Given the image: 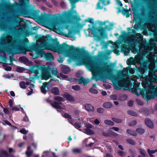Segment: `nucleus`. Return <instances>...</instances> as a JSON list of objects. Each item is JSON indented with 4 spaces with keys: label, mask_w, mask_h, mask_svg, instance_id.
Listing matches in <instances>:
<instances>
[{
    "label": "nucleus",
    "mask_w": 157,
    "mask_h": 157,
    "mask_svg": "<svg viewBox=\"0 0 157 157\" xmlns=\"http://www.w3.org/2000/svg\"><path fill=\"white\" fill-rule=\"evenodd\" d=\"M136 37L137 38H141L142 37V36L141 34L140 33H136Z\"/></svg>",
    "instance_id": "obj_50"
},
{
    "label": "nucleus",
    "mask_w": 157,
    "mask_h": 157,
    "mask_svg": "<svg viewBox=\"0 0 157 157\" xmlns=\"http://www.w3.org/2000/svg\"><path fill=\"white\" fill-rule=\"evenodd\" d=\"M137 124V121L136 120H134L131 122L129 124V125L130 126H132L135 125Z\"/></svg>",
    "instance_id": "obj_36"
},
{
    "label": "nucleus",
    "mask_w": 157,
    "mask_h": 157,
    "mask_svg": "<svg viewBox=\"0 0 157 157\" xmlns=\"http://www.w3.org/2000/svg\"><path fill=\"white\" fill-rule=\"evenodd\" d=\"M103 106L106 109H109L112 107V104L110 102H106L103 104Z\"/></svg>",
    "instance_id": "obj_21"
},
{
    "label": "nucleus",
    "mask_w": 157,
    "mask_h": 157,
    "mask_svg": "<svg viewBox=\"0 0 157 157\" xmlns=\"http://www.w3.org/2000/svg\"><path fill=\"white\" fill-rule=\"evenodd\" d=\"M71 4V10H73L74 9L76 8L75 4L76 3L78 2L80 0H68Z\"/></svg>",
    "instance_id": "obj_17"
},
{
    "label": "nucleus",
    "mask_w": 157,
    "mask_h": 157,
    "mask_svg": "<svg viewBox=\"0 0 157 157\" xmlns=\"http://www.w3.org/2000/svg\"><path fill=\"white\" fill-rule=\"evenodd\" d=\"M136 38V36L135 35L132 36V37L129 38L130 41L131 42V43H133V41H134L135 40Z\"/></svg>",
    "instance_id": "obj_40"
},
{
    "label": "nucleus",
    "mask_w": 157,
    "mask_h": 157,
    "mask_svg": "<svg viewBox=\"0 0 157 157\" xmlns=\"http://www.w3.org/2000/svg\"><path fill=\"white\" fill-rule=\"evenodd\" d=\"M97 110V112L99 113H103L104 112V109L102 108H98Z\"/></svg>",
    "instance_id": "obj_47"
},
{
    "label": "nucleus",
    "mask_w": 157,
    "mask_h": 157,
    "mask_svg": "<svg viewBox=\"0 0 157 157\" xmlns=\"http://www.w3.org/2000/svg\"><path fill=\"white\" fill-rule=\"evenodd\" d=\"M47 101L48 102L50 103L51 105L56 109H60L62 108L61 106L60 105V103L57 101H54L53 103H52L51 100L49 99H47Z\"/></svg>",
    "instance_id": "obj_8"
},
{
    "label": "nucleus",
    "mask_w": 157,
    "mask_h": 157,
    "mask_svg": "<svg viewBox=\"0 0 157 157\" xmlns=\"http://www.w3.org/2000/svg\"><path fill=\"white\" fill-rule=\"evenodd\" d=\"M97 9H102V8L100 6V2H98L97 5Z\"/></svg>",
    "instance_id": "obj_48"
},
{
    "label": "nucleus",
    "mask_w": 157,
    "mask_h": 157,
    "mask_svg": "<svg viewBox=\"0 0 157 157\" xmlns=\"http://www.w3.org/2000/svg\"><path fill=\"white\" fill-rule=\"evenodd\" d=\"M53 80L52 79L48 83L43 82V85L41 88V92L44 94H45L48 90V86L50 82Z\"/></svg>",
    "instance_id": "obj_7"
},
{
    "label": "nucleus",
    "mask_w": 157,
    "mask_h": 157,
    "mask_svg": "<svg viewBox=\"0 0 157 157\" xmlns=\"http://www.w3.org/2000/svg\"><path fill=\"white\" fill-rule=\"evenodd\" d=\"M3 111L6 114H8L9 113V111L8 109L6 108H4L3 109Z\"/></svg>",
    "instance_id": "obj_53"
},
{
    "label": "nucleus",
    "mask_w": 157,
    "mask_h": 157,
    "mask_svg": "<svg viewBox=\"0 0 157 157\" xmlns=\"http://www.w3.org/2000/svg\"><path fill=\"white\" fill-rule=\"evenodd\" d=\"M63 116L66 118H67L68 119H71L72 117L69 114H67V113H64L63 115Z\"/></svg>",
    "instance_id": "obj_37"
},
{
    "label": "nucleus",
    "mask_w": 157,
    "mask_h": 157,
    "mask_svg": "<svg viewBox=\"0 0 157 157\" xmlns=\"http://www.w3.org/2000/svg\"><path fill=\"white\" fill-rule=\"evenodd\" d=\"M127 132L129 134L132 135L134 136H136L137 135V134L133 130H132L130 129H128L127 130Z\"/></svg>",
    "instance_id": "obj_24"
},
{
    "label": "nucleus",
    "mask_w": 157,
    "mask_h": 157,
    "mask_svg": "<svg viewBox=\"0 0 157 157\" xmlns=\"http://www.w3.org/2000/svg\"><path fill=\"white\" fill-rule=\"evenodd\" d=\"M93 18H89L88 19H86V21L91 23L93 22Z\"/></svg>",
    "instance_id": "obj_61"
},
{
    "label": "nucleus",
    "mask_w": 157,
    "mask_h": 157,
    "mask_svg": "<svg viewBox=\"0 0 157 157\" xmlns=\"http://www.w3.org/2000/svg\"><path fill=\"white\" fill-rule=\"evenodd\" d=\"M12 109L15 111H19V109L17 106L12 107Z\"/></svg>",
    "instance_id": "obj_52"
},
{
    "label": "nucleus",
    "mask_w": 157,
    "mask_h": 157,
    "mask_svg": "<svg viewBox=\"0 0 157 157\" xmlns=\"http://www.w3.org/2000/svg\"><path fill=\"white\" fill-rule=\"evenodd\" d=\"M85 131L88 134L90 135H92L94 133L91 130L89 129H85Z\"/></svg>",
    "instance_id": "obj_38"
},
{
    "label": "nucleus",
    "mask_w": 157,
    "mask_h": 157,
    "mask_svg": "<svg viewBox=\"0 0 157 157\" xmlns=\"http://www.w3.org/2000/svg\"><path fill=\"white\" fill-rule=\"evenodd\" d=\"M112 120L114 121L117 123H121L122 122V120L120 119L113 118Z\"/></svg>",
    "instance_id": "obj_35"
},
{
    "label": "nucleus",
    "mask_w": 157,
    "mask_h": 157,
    "mask_svg": "<svg viewBox=\"0 0 157 157\" xmlns=\"http://www.w3.org/2000/svg\"><path fill=\"white\" fill-rule=\"evenodd\" d=\"M4 123L8 125H9L11 126V124L7 120H5L4 121Z\"/></svg>",
    "instance_id": "obj_59"
},
{
    "label": "nucleus",
    "mask_w": 157,
    "mask_h": 157,
    "mask_svg": "<svg viewBox=\"0 0 157 157\" xmlns=\"http://www.w3.org/2000/svg\"><path fill=\"white\" fill-rule=\"evenodd\" d=\"M136 132L140 134H143L145 132V130L144 128H138L136 129Z\"/></svg>",
    "instance_id": "obj_25"
},
{
    "label": "nucleus",
    "mask_w": 157,
    "mask_h": 157,
    "mask_svg": "<svg viewBox=\"0 0 157 157\" xmlns=\"http://www.w3.org/2000/svg\"><path fill=\"white\" fill-rule=\"evenodd\" d=\"M73 18L74 19L77 20H79L80 19V17H78L74 15L73 17Z\"/></svg>",
    "instance_id": "obj_60"
},
{
    "label": "nucleus",
    "mask_w": 157,
    "mask_h": 157,
    "mask_svg": "<svg viewBox=\"0 0 157 157\" xmlns=\"http://www.w3.org/2000/svg\"><path fill=\"white\" fill-rule=\"evenodd\" d=\"M133 59H130L128 60V65H132L133 64Z\"/></svg>",
    "instance_id": "obj_62"
},
{
    "label": "nucleus",
    "mask_w": 157,
    "mask_h": 157,
    "mask_svg": "<svg viewBox=\"0 0 157 157\" xmlns=\"http://www.w3.org/2000/svg\"><path fill=\"white\" fill-rule=\"evenodd\" d=\"M86 127L87 128V129L91 128L92 127V125L89 124H88L86 125Z\"/></svg>",
    "instance_id": "obj_54"
},
{
    "label": "nucleus",
    "mask_w": 157,
    "mask_h": 157,
    "mask_svg": "<svg viewBox=\"0 0 157 157\" xmlns=\"http://www.w3.org/2000/svg\"><path fill=\"white\" fill-rule=\"evenodd\" d=\"M2 155L0 156V157H8V153L5 151H2Z\"/></svg>",
    "instance_id": "obj_34"
},
{
    "label": "nucleus",
    "mask_w": 157,
    "mask_h": 157,
    "mask_svg": "<svg viewBox=\"0 0 157 157\" xmlns=\"http://www.w3.org/2000/svg\"><path fill=\"white\" fill-rule=\"evenodd\" d=\"M30 15L32 17L37 19V22L39 24V17L38 15V12L35 11H33L30 13Z\"/></svg>",
    "instance_id": "obj_9"
},
{
    "label": "nucleus",
    "mask_w": 157,
    "mask_h": 157,
    "mask_svg": "<svg viewBox=\"0 0 157 157\" xmlns=\"http://www.w3.org/2000/svg\"><path fill=\"white\" fill-rule=\"evenodd\" d=\"M117 98V96L116 94L112 95L110 97V98L113 100H115Z\"/></svg>",
    "instance_id": "obj_45"
},
{
    "label": "nucleus",
    "mask_w": 157,
    "mask_h": 157,
    "mask_svg": "<svg viewBox=\"0 0 157 157\" xmlns=\"http://www.w3.org/2000/svg\"><path fill=\"white\" fill-rule=\"evenodd\" d=\"M45 36L40 35V56L44 58L47 61L54 59L51 53H46L44 49L50 50L55 52L63 54L72 61L75 62L78 66L86 65L90 70L97 75L100 80L108 78L110 79V66L98 63L96 61L89 58L87 55L83 52H78L73 48V46L63 43L59 44L57 40L51 37Z\"/></svg>",
    "instance_id": "obj_1"
},
{
    "label": "nucleus",
    "mask_w": 157,
    "mask_h": 157,
    "mask_svg": "<svg viewBox=\"0 0 157 157\" xmlns=\"http://www.w3.org/2000/svg\"><path fill=\"white\" fill-rule=\"evenodd\" d=\"M47 15L48 14L45 13H41L40 15V24L45 25L52 29H57L59 28L58 21L53 19L46 20Z\"/></svg>",
    "instance_id": "obj_4"
},
{
    "label": "nucleus",
    "mask_w": 157,
    "mask_h": 157,
    "mask_svg": "<svg viewBox=\"0 0 157 157\" xmlns=\"http://www.w3.org/2000/svg\"><path fill=\"white\" fill-rule=\"evenodd\" d=\"M153 63L151 65V68L149 71L148 75L143 76L145 71H147L149 68L150 61L148 59L144 60L143 57L140 55L138 56V60L141 63V67L138 71L140 72V74H137L138 78H144L146 80L143 82L142 86L144 88L147 89L146 91L149 94L153 95L147 94H145L143 95L144 98L149 101L151 99L154 98V96H157V75L155 73L157 70L154 69L155 67V61L154 58H152Z\"/></svg>",
    "instance_id": "obj_2"
},
{
    "label": "nucleus",
    "mask_w": 157,
    "mask_h": 157,
    "mask_svg": "<svg viewBox=\"0 0 157 157\" xmlns=\"http://www.w3.org/2000/svg\"><path fill=\"white\" fill-rule=\"evenodd\" d=\"M121 50L126 55L130 52V50L128 49L127 45L126 44H123L122 45Z\"/></svg>",
    "instance_id": "obj_11"
},
{
    "label": "nucleus",
    "mask_w": 157,
    "mask_h": 157,
    "mask_svg": "<svg viewBox=\"0 0 157 157\" xmlns=\"http://www.w3.org/2000/svg\"><path fill=\"white\" fill-rule=\"evenodd\" d=\"M140 154L143 157H145V154L144 151L142 149L140 150Z\"/></svg>",
    "instance_id": "obj_46"
},
{
    "label": "nucleus",
    "mask_w": 157,
    "mask_h": 157,
    "mask_svg": "<svg viewBox=\"0 0 157 157\" xmlns=\"http://www.w3.org/2000/svg\"><path fill=\"white\" fill-rule=\"evenodd\" d=\"M81 151V150L79 149L75 148L73 149V152L75 153H79Z\"/></svg>",
    "instance_id": "obj_41"
},
{
    "label": "nucleus",
    "mask_w": 157,
    "mask_h": 157,
    "mask_svg": "<svg viewBox=\"0 0 157 157\" xmlns=\"http://www.w3.org/2000/svg\"><path fill=\"white\" fill-rule=\"evenodd\" d=\"M104 122L105 124L108 125H113L114 124L113 122L108 120H105Z\"/></svg>",
    "instance_id": "obj_27"
},
{
    "label": "nucleus",
    "mask_w": 157,
    "mask_h": 157,
    "mask_svg": "<svg viewBox=\"0 0 157 157\" xmlns=\"http://www.w3.org/2000/svg\"><path fill=\"white\" fill-rule=\"evenodd\" d=\"M20 132L23 134H26L28 132V131L24 129H21L20 130Z\"/></svg>",
    "instance_id": "obj_44"
},
{
    "label": "nucleus",
    "mask_w": 157,
    "mask_h": 157,
    "mask_svg": "<svg viewBox=\"0 0 157 157\" xmlns=\"http://www.w3.org/2000/svg\"><path fill=\"white\" fill-rule=\"evenodd\" d=\"M39 65H34L32 66L30 68V70L32 72L34 73L36 75L39 73Z\"/></svg>",
    "instance_id": "obj_10"
},
{
    "label": "nucleus",
    "mask_w": 157,
    "mask_h": 157,
    "mask_svg": "<svg viewBox=\"0 0 157 157\" xmlns=\"http://www.w3.org/2000/svg\"><path fill=\"white\" fill-rule=\"evenodd\" d=\"M133 104V101L132 100L129 101L128 103V105L130 107L132 106Z\"/></svg>",
    "instance_id": "obj_51"
},
{
    "label": "nucleus",
    "mask_w": 157,
    "mask_h": 157,
    "mask_svg": "<svg viewBox=\"0 0 157 157\" xmlns=\"http://www.w3.org/2000/svg\"><path fill=\"white\" fill-rule=\"evenodd\" d=\"M142 40H138L137 39L136 40H135L134 41H133V43H129V44H131V45L133 44L136 46V44H140L142 42Z\"/></svg>",
    "instance_id": "obj_29"
},
{
    "label": "nucleus",
    "mask_w": 157,
    "mask_h": 157,
    "mask_svg": "<svg viewBox=\"0 0 157 157\" xmlns=\"http://www.w3.org/2000/svg\"><path fill=\"white\" fill-rule=\"evenodd\" d=\"M16 70L17 72L20 73L23 72L24 71V69L23 67L18 66L16 67Z\"/></svg>",
    "instance_id": "obj_31"
},
{
    "label": "nucleus",
    "mask_w": 157,
    "mask_h": 157,
    "mask_svg": "<svg viewBox=\"0 0 157 157\" xmlns=\"http://www.w3.org/2000/svg\"><path fill=\"white\" fill-rule=\"evenodd\" d=\"M60 77L63 78H67V76L66 75H63V74H61L60 75Z\"/></svg>",
    "instance_id": "obj_56"
},
{
    "label": "nucleus",
    "mask_w": 157,
    "mask_h": 157,
    "mask_svg": "<svg viewBox=\"0 0 157 157\" xmlns=\"http://www.w3.org/2000/svg\"><path fill=\"white\" fill-rule=\"evenodd\" d=\"M136 101L139 105H142L143 104V103L139 99H137Z\"/></svg>",
    "instance_id": "obj_57"
},
{
    "label": "nucleus",
    "mask_w": 157,
    "mask_h": 157,
    "mask_svg": "<svg viewBox=\"0 0 157 157\" xmlns=\"http://www.w3.org/2000/svg\"><path fill=\"white\" fill-rule=\"evenodd\" d=\"M40 70L41 71V78L47 80L52 77L51 73V68L46 67L45 65H40Z\"/></svg>",
    "instance_id": "obj_5"
},
{
    "label": "nucleus",
    "mask_w": 157,
    "mask_h": 157,
    "mask_svg": "<svg viewBox=\"0 0 157 157\" xmlns=\"http://www.w3.org/2000/svg\"><path fill=\"white\" fill-rule=\"evenodd\" d=\"M30 84V82L28 81L25 83L24 81H21L19 83V85L20 87L23 89H25L26 88V86H27Z\"/></svg>",
    "instance_id": "obj_18"
},
{
    "label": "nucleus",
    "mask_w": 157,
    "mask_h": 157,
    "mask_svg": "<svg viewBox=\"0 0 157 157\" xmlns=\"http://www.w3.org/2000/svg\"><path fill=\"white\" fill-rule=\"evenodd\" d=\"M33 150L31 149L30 146L28 147L27 150L25 153L28 157H29L32 155L33 153Z\"/></svg>",
    "instance_id": "obj_19"
},
{
    "label": "nucleus",
    "mask_w": 157,
    "mask_h": 157,
    "mask_svg": "<svg viewBox=\"0 0 157 157\" xmlns=\"http://www.w3.org/2000/svg\"><path fill=\"white\" fill-rule=\"evenodd\" d=\"M93 79V77H92L91 79L88 78L85 79L82 77H81L80 78L76 80L77 82L79 84L83 83L84 85H86L89 82H90Z\"/></svg>",
    "instance_id": "obj_6"
},
{
    "label": "nucleus",
    "mask_w": 157,
    "mask_h": 157,
    "mask_svg": "<svg viewBox=\"0 0 157 157\" xmlns=\"http://www.w3.org/2000/svg\"><path fill=\"white\" fill-rule=\"evenodd\" d=\"M150 153L151 154H154L155 152H157V150L156 149V150H150Z\"/></svg>",
    "instance_id": "obj_64"
},
{
    "label": "nucleus",
    "mask_w": 157,
    "mask_h": 157,
    "mask_svg": "<svg viewBox=\"0 0 157 157\" xmlns=\"http://www.w3.org/2000/svg\"><path fill=\"white\" fill-rule=\"evenodd\" d=\"M146 124L149 128H153V124L151 121L148 118H146L145 120Z\"/></svg>",
    "instance_id": "obj_14"
},
{
    "label": "nucleus",
    "mask_w": 157,
    "mask_h": 157,
    "mask_svg": "<svg viewBox=\"0 0 157 157\" xmlns=\"http://www.w3.org/2000/svg\"><path fill=\"white\" fill-rule=\"evenodd\" d=\"M35 43L26 48L24 44L23 46H20L17 40L10 35L7 36L2 40L4 49L9 54L23 53L26 54L27 51L34 52V53H31L30 55L33 58H36L39 56V36L37 35L35 36Z\"/></svg>",
    "instance_id": "obj_3"
},
{
    "label": "nucleus",
    "mask_w": 157,
    "mask_h": 157,
    "mask_svg": "<svg viewBox=\"0 0 157 157\" xmlns=\"http://www.w3.org/2000/svg\"><path fill=\"white\" fill-rule=\"evenodd\" d=\"M9 105H10V107H12V106L13 105V102L11 100H10L9 101Z\"/></svg>",
    "instance_id": "obj_63"
},
{
    "label": "nucleus",
    "mask_w": 157,
    "mask_h": 157,
    "mask_svg": "<svg viewBox=\"0 0 157 157\" xmlns=\"http://www.w3.org/2000/svg\"><path fill=\"white\" fill-rule=\"evenodd\" d=\"M42 157H57L55 155V153L49 152L48 151H45L43 153Z\"/></svg>",
    "instance_id": "obj_12"
},
{
    "label": "nucleus",
    "mask_w": 157,
    "mask_h": 157,
    "mask_svg": "<svg viewBox=\"0 0 157 157\" xmlns=\"http://www.w3.org/2000/svg\"><path fill=\"white\" fill-rule=\"evenodd\" d=\"M52 93L55 95L59 94V90L58 88L56 87H54L52 90Z\"/></svg>",
    "instance_id": "obj_22"
},
{
    "label": "nucleus",
    "mask_w": 157,
    "mask_h": 157,
    "mask_svg": "<svg viewBox=\"0 0 157 157\" xmlns=\"http://www.w3.org/2000/svg\"><path fill=\"white\" fill-rule=\"evenodd\" d=\"M118 152L119 155L123 157L125 155V154L124 152L123 151H119Z\"/></svg>",
    "instance_id": "obj_49"
},
{
    "label": "nucleus",
    "mask_w": 157,
    "mask_h": 157,
    "mask_svg": "<svg viewBox=\"0 0 157 157\" xmlns=\"http://www.w3.org/2000/svg\"><path fill=\"white\" fill-rule=\"evenodd\" d=\"M94 122L95 124L97 125H98L100 123V122L98 119H96L95 120Z\"/></svg>",
    "instance_id": "obj_58"
},
{
    "label": "nucleus",
    "mask_w": 157,
    "mask_h": 157,
    "mask_svg": "<svg viewBox=\"0 0 157 157\" xmlns=\"http://www.w3.org/2000/svg\"><path fill=\"white\" fill-rule=\"evenodd\" d=\"M72 88L75 90L78 91L80 89V87L78 85H74L72 87Z\"/></svg>",
    "instance_id": "obj_33"
},
{
    "label": "nucleus",
    "mask_w": 157,
    "mask_h": 157,
    "mask_svg": "<svg viewBox=\"0 0 157 157\" xmlns=\"http://www.w3.org/2000/svg\"><path fill=\"white\" fill-rule=\"evenodd\" d=\"M99 32L100 35L102 37H104L107 35V33L102 28L100 29Z\"/></svg>",
    "instance_id": "obj_26"
},
{
    "label": "nucleus",
    "mask_w": 157,
    "mask_h": 157,
    "mask_svg": "<svg viewBox=\"0 0 157 157\" xmlns=\"http://www.w3.org/2000/svg\"><path fill=\"white\" fill-rule=\"evenodd\" d=\"M54 99L56 101H57V102L60 103V105L61 104V102L64 101V99L63 98L59 96L55 97L54 98Z\"/></svg>",
    "instance_id": "obj_20"
},
{
    "label": "nucleus",
    "mask_w": 157,
    "mask_h": 157,
    "mask_svg": "<svg viewBox=\"0 0 157 157\" xmlns=\"http://www.w3.org/2000/svg\"><path fill=\"white\" fill-rule=\"evenodd\" d=\"M126 141L129 144L132 145H135L136 142H135L134 140L131 139H127L126 140Z\"/></svg>",
    "instance_id": "obj_30"
},
{
    "label": "nucleus",
    "mask_w": 157,
    "mask_h": 157,
    "mask_svg": "<svg viewBox=\"0 0 157 157\" xmlns=\"http://www.w3.org/2000/svg\"><path fill=\"white\" fill-rule=\"evenodd\" d=\"M85 109L88 111H93L94 110V107L90 104H86L84 105Z\"/></svg>",
    "instance_id": "obj_16"
},
{
    "label": "nucleus",
    "mask_w": 157,
    "mask_h": 157,
    "mask_svg": "<svg viewBox=\"0 0 157 157\" xmlns=\"http://www.w3.org/2000/svg\"><path fill=\"white\" fill-rule=\"evenodd\" d=\"M8 7V9L11 10V13H12L14 11V8L13 7V6L12 5H9L8 6H7Z\"/></svg>",
    "instance_id": "obj_39"
},
{
    "label": "nucleus",
    "mask_w": 157,
    "mask_h": 157,
    "mask_svg": "<svg viewBox=\"0 0 157 157\" xmlns=\"http://www.w3.org/2000/svg\"><path fill=\"white\" fill-rule=\"evenodd\" d=\"M128 114L131 115L133 116H136L137 115L136 113L132 111H128Z\"/></svg>",
    "instance_id": "obj_43"
},
{
    "label": "nucleus",
    "mask_w": 157,
    "mask_h": 157,
    "mask_svg": "<svg viewBox=\"0 0 157 157\" xmlns=\"http://www.w3.org/2000/svg\"><path fill=\"white\" fill-rule=\"evenodd\" d=\"M63 96L66 99L71 101H75L74 98L72 96L68 94L67 93H65L63 95Z\"/></svg>",
    "instance_id": "obj_13"
},
{
    "label": "nucleus",
    "mask_w": 157,
    "mask_h": 157,
    "mask_svg": "<svg viewBox=\"0 0 157 157\" xmlns=\"http://www.w3.org/2000/svg\"><path fill=\"white\" fill-rule=\"evenodd\" d=\"M51 72L52 75L58 78H60L59 73L58 72L56 69L54 68H51Z\"/></svg>",
    "instance_id": "obj_15"
},
{
    "label": "nucleus",
    "mask_w": 157,
    "mask_h": 157,
    "mask_svg": "<svg viewBox=\"0 0 157 157\" xmlns=\"http://www.w3.org/2000/svg\"><path fill=\"white\" fill-rule=\"evenodd\" d=\"M20 58L21 60H23L24 61L26 62L28 60V59L24 57H21Z\"/></svg>",
    "instance_id": "obj_55"
},
{
    "label": "nucleus",
    "mask_w": 157,
    "mask_h": 157,
    "mask_svg": "<svg viewBox=\"0 0 157 157\" xmlns=\"http://www.w3.org/2000/svg\"><path fill=\"white\" fill-rule=\"evenodd\" d=\"M70 123L71 124L77 128H80L81 127V124L78 122H75V123H72L70 121Z\"/></svg>",
    "instance_id": "obj_28"
},
{
    "label": "nucleus",
    "mask_w": 157,
    "mask_h": 157,
    "mask_svg": "<svg viewBox=\"0 0 157 157\" xmlns=\"http://www.w3.org/2000/svg\"><path fill=\"white\" fill-rule=\"evenodd\" d=\"M6 63H4L3 65L4 69L6 71H10L11 69V67L10 66H7Z\"/></svg>",
    "instance_id": "obj_32"
},
{
    "label": "nucleus",
    "mask_w": 157,
    "mask_h": 157,
    "mask_svg": "<svg viewBox=\"0 0 157 157\" xmlns=\"http://www.w3.org/2000/svg\"><path fill=\"white\" fill-rule=\"evenodd\" d=\"M90 92L94 94H97L98 91L95 89L91 88L90 89Z\"/></svg>",
    "instance_id": "obj_42"
},
{
    "label": "nucleus",
    "mask_w": 157,
    "mask_h": 157,
    "mask_svg": "<svg viewBox=\"0 0 157 157\" xmlns=\"http://www.w3.org/2000/svg\"><path fill=\"white\" fill-rule=\"evenodd\" d=\"M62 70L63 73L66 74H67L70 71L69 69L66 66H63L62 67Z\"/></svg>",
    "instance_id": "obj_23"
}]
</instances>
